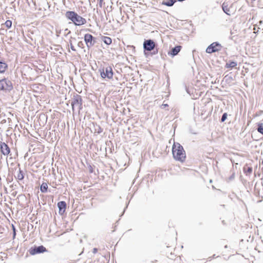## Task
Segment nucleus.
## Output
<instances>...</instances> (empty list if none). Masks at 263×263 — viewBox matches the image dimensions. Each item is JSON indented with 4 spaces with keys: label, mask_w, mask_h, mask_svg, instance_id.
<instances>
[{
    "label": "nucleus",
    "mask_w": 263,
    "mask_h": 263,
    "mask_svg": "<svg viewBox=\"0 0 263 263\" xmlns=\"http://www.w3.org/2000/svg\"><path fill=\"white\" fill-rule=\"evenodd\" d=\"M182 47L181 46H177L173 48L168 53L169 55L173 57L176 55L181 50Z\"/></svg>",
    "instance_id": "f8f14e48"
},
{
    "label": "nucleus",
    "mask_w": 263,
    "mask_h": 263,
    "mask_svg": "<svg viewBox=\"0 0 263 263\" xmlns=\"http://www.w3.org/2000/svg\"><path fill=\"white\" fill-rule=\"evenodd\" d=\"M71 104L73 110H74L75 107H78L79 108H81L82 104V100L81 96L79 95L74 96Z\"/></svg>",
    "instance_id": "6e6552de"
},
{
    "label": "nucleus",
    "mask_w": 263,
    "mask_h": 263,
    "mask_svg": "<svg viewBox=\"0 0 263 263\" xmlns=\"http://www.w3.org/2000/svg\"><path fill=\"white\" fill-rule=\"evenodd\" d=\"M104 42L107 45H110V44H111V43L112 42V41H111V39L110 37H104Z\"/></svg>",
    "instance_id": "4be33fe9"
},
{
    "label": "nucleus",
    "mask_w": 263,
    "mask_h": 263,
    "mask_svg": "<svg viewBox=\"0 0 263 263\" xmlns=\"http://www.w3.org/2000/svg\"><path fill=\"white\" fill-rule=\"evenodd\" d=\"M41 191L42 193H46L48 189V184L47 183H43L41 185Z\"/></svg>",
    "instance_id": "a211bd4d"
},
{
    "label": "nucleus",
    "mask_w": 263,
    "mask_h": 263,
    "mask_svg": "<svg viewBox=\"0 0 263 263\" xmlns=\"http://www.w3.org/2000/svg\"><path fill=\"white\" fill-rule=\"evenodd\" d=\"M12 228L13 229V231H15V228L13 224L12 225Z\"/></svg>",
    "instance_id": "cd10ccee"
},
{
    "label": "nucleus",
    "mask_w": 263,
    "mask_h": 263,
    "mask_svg": "<svg viewBox=\"0 0 263 263\" xmlns=\"http://www.w3.org/2000/svg\"><path fill=\"white\" fill-rule=\"evenodd\" d=\"M227 118V114L224 113L221 118V122H224Z\"/></svg>",
    "instance_id": "b1692460"
},
{
    "label": "nucleus",
    "mask_w": 263,
    "mask_h": 263,
    "mask_svg": "<svg viewBox=\"0 0 263 263\" xmlns=\"http://www.w3.org/2000/svg\"><path fill=\"white\" fill-rule=\"evenodd\" d=\"M12 228L13 229V231H15V228L13 224L12 225Z\"/></svg>",
    "instance_id": "c85d7f7f"
},
{
    "label": "nucleus",
    "mask_w": 263,
    "mask_h": 263,
    "mask_svg": "<svg viewBox=\"0 0 263 263\" xmlns=\"http://www.w3.org/2000/svg\"><path fill=\"white\" fill-rule=\"evenodd\" d=\"M58 206L59 208L60 212H64L66 209V204L65 201H60L58 203Z\"/></svg>",
    "instance_id": "ddd939ff"
},
{
    "label": "nucleus",
    "mask_w": 263,
    "mask_h": 263,
    "mask_svg": "<svg viewBox=\"0 0 263 263\" xmlns=\"http://www.w3.org/2000/svg\"><path fill=\"white\" fill-rule=\"evenodd\" d=\"M222 46L220 44L217 42H214L207 47L206 52L208 53H212L220 50Z\"/></svg>",
    "instance_id": "423d86ee"
},
{
    "label": "nucleus",
    "mask_w": 263,
    "mask_h": 263,
    "mask_svg": "<svg viewBox=\"0 0 263 263\" xmlns=\"http://www.w3.org/2000/svg\"><path fill=\"white\" fill-rule=\"evenodd\" d=\"M13 89L11 81L8 79H3L0 80V89L4 91H10Z\"/></svg>",
    "instance_id": "7ed1b4c3"
},
{
    "label": "nucleus",
    "mask_w": 263,
    "mask_h": 263,
    "mask_svg": "<svg viewBox=\"0 0 263 263\" xmlns=\"http://www.w3.org/2000/svg\"><path fill=\"white\" fill-rule=\"evenodd\" d=\"M104 4V0H99V6L100 7H102Z\"/></svg>",
    "instance_id": "a878e982"
},
{
    "label": "nucleus",
    "mask_w": 263,
    "mask_h": 263,
    "mask_svg": "<svg viewBox=\"0 0 263 263\" xmlns=\"http://www.w3.org/2000/svg\"><path fill=\"white\" fill-rule=\"evenodd\" d=\"M15 235H16V232H15V231H13V238H14L15 237Z\"/></svg>",
    "instance_id": "c756f323"
},
{
    "label": "nucleus",
    "mask_w": 263,
    "mask_h": 263,
    "mask_svg": "<svg viewBox=\"0 0 263 263\" xmlns=\"http://www.w3.org/2000/svg\"><path fill=\"white\" fill-rule=\"evenodd\" d=\"M1 150L2 153L4 155H8L10 152L9 146L4 142L2 143L1 144Z\"/></svg>",
    "instance_id": "9d476101"
},
{
    "label": "nucleus",
    "mask_w": 263,
    "mask_h": 263,
    "mask_svg": "<svg viewBox=\"0 0 263 263\" xmlns=\"http://www.w3.org/2000/svg\"><path fill=\"white\" fill-rule=\"evenodd\" d=\"M175 2L176 0H166V1H163L162 4L167 6H172Z\"/></svg>",
    "instance_id": "dca6fc26"
},
{
    "label": "nucleus",
    "mask_w": 263,
    "mask_h": 263,
    "mask_svg": "<svg viewBox=\"0 0 263 263\" xmlns=\"http://www.w3.org/2000/svg\"><path fill=\"white\" fill-rule=\"evenodd\" d=\"M46 251V249L43 246L31 247L29 250V252L30 254L31 255H34L36 254L44 253Z\"/></svg>",
    "instance_id": "0eeeda50"
},
{
    "label": "nucleus",
    "mask_w": 263,
    "mask_h": 263,
    "mask_svg": "<svg viewBox=\"0 0 263 263\" xmlns=\"http://www.w3.org/2000/svg\"><path fill=\"white\" fill-rule=\"evenodd\" d=\"M8 68V65L6 63L0 62V73H4Z\"/></svg>",
    "instance_id": "2eb2a0df"
},
{
    "label": "nucleus",
    "mask_w": 263,
    "mask_h": 263,
    "mask_svg": "<svg viewBox=\"0 0 263 263\" xmlns=\"http://www.w3.org/2000/svg\"><path fill=\"white\" fill-rule=\"evenodd\" d=\"M84 39L87 47H90L93 44V37L91 34H85Z\"/></svg>",
    "instance_id": "9b49d317"
},
{
    "label": "nucleus",
    "mask_w": 263,
    "mask_h": 263,
    "mask_svg": "<svg viewBox=\"0 0 263 263\" xmlns=\"http://www.w3.org/2000/svg\"><path fill=\"white\" fill-rule=\"evenodd\" d=\"M143 46L145 50L151 51L155 48V44L152 40H148L144 41Z\"/></svg>",
    "instance_id": "1a4fd4ad"
},
{
    "label": "nucleus",
    "mask_w": 263,
    "mask_h": 263,
    "mask_svg": "<svg viewBox=\"0 0 263 263\" xmlns=\"http://www.w3.org/2000/svg\"><path fill=\"white\" fill-rule=\"evenodd\" d=\"M98 252V249L97 248H94L93 249L92 252L95 254Z\"/></svg>",
    "instance_id": "bb28decb"
},
{
    "label": "nucleus",
    "mask_w": 263,
    "mask_h": 263,
    "mask_svg": "<svg viewBox=\"0 0 263 263\" xmlns=\"http://www.w3.org/2000/svg\"><path fill=\"white\" fill-rule=\"evenodd\" d=\"M243 172L246 175H249L252 172V168L248 165H246L243 167Z\"/></svg>",
    "instance_id": "4468645a"
},
{
    "label": "nucleus",
    "mask_w": 263,
    "mask_h": 263,
    "mask_svg": "<svg viewBox=\"0 0 263 263\" xmlns=\"http://www.w3.org/2000/svg\"><path fill=\"white\" fill-rule=\"evenodd\" d=\"M88 168L89 172L90 173H92L93 172V171H94L93 167L92 165H89V166H88Z\"/></svg>",
    "instance_id": "393cba45"
},
{
    "label": "nucleus",
    "mask_w": 263,
    "mask_h": 263,
    "mask_svg": "<svg viewBox=\"0 0 263 263\" xmlns=\"http://www.w3.org/2000/svg\"><path fill=\"white\" fill-rule=\"evenodd\" d=\"M172 153L174 159L181 162H183L186 159V154L183 147L179 143L173 146Z\"/></svg>",
    "instance_id": "f257e3e1"
},
{
    "label": "nucleus",
    "mask_w": 263,
    "mask_h": 263,
    "mask_svg": "<svg viewBox=\"0 0 263 263\" xmlns=\"http://www.w3.org/2000/svg\"><path fill=\"white\" fill-rule=\"evenodd\" d=\"M257 131L259 133L263 134V124L262 123H259L258 124Z\"/></svg>",
    "instance_id": "412c9836"
},
{
    "label": "nucleus",
    "mask_w": 263,
    "mask_h": 263,
    "mask_svg": "<svg viewBox=\"0 0 263 263\" xmlns=\"http://www.w3.org/2000/svg\"><path fill=\"white\" fill-rule=\"evenodd\" d=\"M259 29L260 27L257 25H254L253 33H263V31H262V30H259Z\"/></svg>",
    "instance_id": "6ab92c4d"
},
{
    "label": "nucleus",
    "mask_w": 263,
    "mask_h": 263,
    "mask_svg": "<svg viewBox=\"0 0 263 263\" xmlns=\"http://www.w3.org/2000/svg\"><path fill=\"white\" fill-rule=\"evenodd\" d=\"M4 25L7 28H10L12 26V22L10 20H7L5 22Z\"/></svg>",
    "instance_id": "5701e85b"
},
{
    "label": "nucleus",
    "mask_w": 263,
    "mask_h": 263,
    "mask_svg": "<svg viewBox=\"0 0 263 263\" xmlns=\"http://www.w3.org/2000/svg\"><path fill=\"white\" fill-rule=\"evenodd\" d=\"M237 63L235 62H230L226 64V67L227 68H233L236 66Z\"/></svg>",
    "instance_id": "aec40b11"
},
{
    "label": "nucleus",
    "mask_w": 263,
    "mask_h": 263,
    "mask_svg": "<svg viewBox=\"0 0 263 263\" xmlns=\"http://www.w3.org/2000/svg\"><path fill=\"white\" fill-rule=\"evenodd\" d=\"M101 76L103 79H111L113 77L114 72L111 66H107L100 70Z\"/></svg>",
    "instance_id": "20e7f679"
},
{
    "label": "nucleus",
    "mask_w": 263,
    "mask_h": 263,
    "mask_svg": "<svg viewBox=\"0 0 263 263\" xmlns=\"http://www.w3.org/2000/svg\"><path fill=\"white\" fill-rule=\"evenodd\" d=\"M67 18L72 21L76 25H82L86 23V20L74 11H68L65 13Z\"/></svg>",
    "instance_id": "f03ea898"
},
{
    "label": "nucleus",
    "mask_w": 263,
    "mask_h": 263,
    "mask_svg": "<svg viewBox=\"0 0 263 263\" xmlns=\"http://www.w3.org/2000/svg\"><path fill=\"white\" fill-rule=\"evenodd\" d=\"M162 105L164 106H168L167 104H162Z\"/></svg>",
    "instance_id": "7c9ffc66"
},
{
    "label": "nucleus",
    "mask_w": 263,
    "mask_h": 263,
    "mask_svg": "<svg viewBox=\"0 0 263 263\" xmlns=\"http://www.w3.org/2000/svg\"><path fill=\"white\" fill-rule=\"evenodd\" d=\"M24 173L23 171L20 169L18 173L16 174V178L18 180H22L24 179Z\"/></svg>",
    "instance_id": "f3484780"
},
{
    "label": "nucleus",
    "mask_w": 263,
    "mask_h": 263,
    "mask_svg": "<svg viewBox=\"0 0 263 263\" xmlns=\"http://www.w3.org/2000/svg\"><path fill=\"white\" fill-rule=\"evenodd\" d=\"M222 7L223 11L229 15H230L234 11L232 10V3L230 0H226L222 4Z\"/></svg>",
    "instance_id": "39448f33"
}]
</instances>
